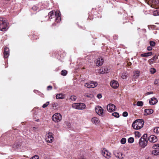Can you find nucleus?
Here are the masks:
<instances>
[{"label": "nucleus", "mask_w": 159, "mask_h": 159, "mask_svg": "<svg viewBox=\"0 0 159 159\" xmlns=\"http://www.w3.org/2000/svg\"><path fill=\"white\" fill-rule=\"evenodd\" d=\"M144 124V121L142 119L135 120L133 123V128L135 129H139L142 128Z\"/></svg>", "instance_id": "obj_1"}, {"label": "nucleus", "mask_w": 159, "mask_h": 159, "mask_svg": "<svg viewBox=\"0 0 159 159\" xmlns=\"http://www.w3.org/2000/svg\"><path fill=\"white\" fill-rule=\"evenodd\" d=\"M147 134H145L140 139L139 144L142 148H144L148 144Z\"/></svg>", "instance_id": "obj_2"}, {"label": "nucleus", "mask_w": 159, "mask_h": 159, "mask_svg": "<svg viewBox=\"0 0 159 159\" xmlns=\"http://www.w3.org/2000/svg\"><path fill=\"white\" fill-rule=\"evenodd\" d=\"M8 29V23L6 20L2 18H0V30Z\"/></svg>", "instance_id": "obj_3"}, {"label": "nucleus", "mask_w": 159, "mask_h": 159, "mask_svg": "<svg viewBox=\"0 0 159 159\" xmlns=\"http://www.w3.org/2000/svg\"><path fill=\"white\" fill-rule=\"evenodd\" d=\"M85 107V104L82 103H75L72 105V107L73 108L79 110L84 109Z\"/></svg>", "instance_id": "obj_4"}, {"label": "nucleus", "mask_w": 159, "mask_h": 159, "mask_svg": "<svg viewBox=\"0 0 159 159\" xmlns=\"http://www.w3.org/2000/svg\"><path fill=\"white\" fill-rule=\"evenodd\" d=\"M52 120L54 121L59 122L61 120V115L59 113H55L52 116Z\"/></svg>", "instance_id": "obj_5"}, {"label": "nucleus", "mask_w": 159, "mask_h": 159, "mask_svg": "<svg viewBox=\"0 0 159 159\" xmlns=\"http://www.w3.org/2000/svg\"><path fill=\"white\" fill-rule=\"evenodd\" d=\"M98 85L97 83L93 81L84 84V86L88 88H94L96 87Z\"/></svg>", "instance_id": "obj_6"}, {"label": "nucleus", "mask_w": 159, "mask_h": 159, "mask_svg": "<svg viewBox=\"0 0 159 159\" xmlns=\"http://www.w3.org/2000/svg\"><path fill=\"white\" fill-rule=\"evenodd\" d=\"M53 138L52 133L49 132L46 135L45 140L47 142L51 143L52 142Z\"/></svg>", "instance_id": "obj_7"}, {"label": "nucleus", "mask_w": 159, "mask_h": 159, "mask_svg": "<svg viewBox=\"0 0 159 159\" xmlns=\"http://www.w3.org/2000/svg\"><path fill=\"white\" fill-rule=\"evenodd\" d=\"M102 154L103 156L107 159H109L111 157V153L108 151L105 148L102 150Z\"/></svg>", "instance_id": "obj_8"}, {"label": "nucleus", "mask_w": 159, "mask_h": 159, "mask_svg": "<svg viewBox=\"0 0 159 159\" xmlns=\"http://www.w3.org/2000/svg\"><path fill=\"white\" fill-rule=\"evenodd\" d=\"M95 111L98 115L101 116L103 115V110L101 107L99 106H96L95 107Z\"/></svg>", "instance_id": "obj_9"}, {"label": "nucleus", "mask_w": 159, "mask_h": 159, "mask_svg": "<svg viewBox=\"0 0 159 159\" xmlns=\"http://www.w3.org/2000/svg\"><path fill=\"white\" fill-rule=\"evenodd\" d=\"M108 111L109 112H112L115 111L116 109V106L113 104H109L107 106Z\"/></svg>", "instance_id": "obj_10"}, {"label": "nucleus", "mask_w": 159, "mask_h": 159, "mask_svg": "<svg viewBox=\"0 0 159 159\" xmlns=\"http://www.w3.org/2000/svg\"><path fill=\"white\" fill-rule=\"evenodd\" d=\"M103 59L102 57L98 58L97 59L96 62L97 66H101L103 64Z\"/></svg>", "instance_id": "obj_11"}, {"label": "nucleus", "mask_w": 159, "mask_h": 159, "mask_svg": "<svg viewBox=\"0 0 159 159\" xmlns=\"http://www.w3.org/2000/svg\"><path fill=\"white\" fill-rule=\"evenodd\" d=\"M149 141L151 142L155 143L157 140V137L155 135H150L148 138Z\"/></svg>", "instance_id": "obj_12"}, {"label": "nucleus", "mask_w": 159, "mask_h": 159, "mask_svg": "<svg viewBox=\"0 0 159 159\" xmlns=\"http://www.w3.org/2000/svg\"><path fill=\"white\" fill-rule=\"evenodd\" d=\"M110 85L112 88L114 89H116L118 87L119 84L117 81L113 80L111 82Z\"/></svg>", "instance_id": "obj_13"}, {"label": "nucleus", "mask_w": 159, "mask_h": 159, "mask_svg": "<svg viewBox=\"0 0 159 159\" xmlns=\"http://www.w3.org/2000/svg\"><path fill=\"white\" fill-rule=\"evenodd\" d=\"M9 48L7 47H6L4 48V58H7L9 56Z\"/></svg>", "instance_id": "obj_14"}, {"label": "nucleus", "mask_w": 159, "mask_h": 159, "mask_svg": "<svg viewBox=\"0 0 159 159\" xmlns=\"http://www.w3.org/2000/svg\"><path fill=\"white\" fill-rule=\"evenodd\" d=\"M158 102L157 99L154 97L152 98L149 101V103L150 105H154Z\"/></svg>", "instance_id": "obj_15"}, {"label": "nucleus", "mask_w": 159, "mask_h": 159, "mask_svg": "<svg viewBox=\"0 0 159 159\" xmlns=\"http://www.w3.org/2000/svg\"><path fill=\"white\" fill-rule=\"evenodd\" d=\"M55 21L57 22H59L61 19V17L60 15H59V13H57L56 12H55Z\"/></svg>", "instance_id": "obj_16"}, {"label": "nucleus", "mask_w": 159, "mask_h": 159, "mask_svg": "<svg viewBox=\"0 0 159 159\" xmlns=\"http://www.w3.org/2000/svg\"><path fill=\"white\" fill-rule=\"evenodd\" d=\"M145 115H148L152 114L153 111L152 109H145L144 110Z\"/></svg>", "instance_id": "obj_17"}, {"label": "nucleus", "mask_w": 159, "mask_h": 159, "mask_svg": "<svg viewBox=\"0 0 159 159\" xmlns=\"http://www.w3.org/2000/svg\"><path fill=\"white\" fill-rule=\"evenodd\" d=\"M92 122L95 125H97L99 123L100 121L98 118L97 117H94L92 119Z\"/></svg>", "instance_id": "obj_18"}, {"label": "nucleus", "mask_w": 159, "mask_h": 159, "mask_svg": "<svg viewBox=\"0 0 159 159\" xmlns=\"http://www.w3.org/2000/svg\"><path fill=\"white\" fill-rule=\"evenodd\" d=\"M134 73L133 78L135 80L138 79L139 75V71L138 70L135 71L134 72Z\"/></svg>", "instance_id": "obj_19"}, {"label": "nucleus", "mask_w": 159, "mask_h": 159, "mask_svg": "<svg viewBox=\"0 0 159 159\" xmlns=\"http://www.w3.org/2000/svg\"><path fill=\"white\" fill-rule=\"evenodd\" d=\"M158 59V56L157 55H155L154 57H153L152 58L150 59L149 60V62L150 64H152L153 63V61H156L157 59Z\"/></svg>", "instance_id": "obj_20"}, {"label": "nucleus", "mask_w": 159, "mask_h": 159, "mask_svg": "<svg viewBox=\"0 0 159 159\" xmlns=\"http://www.w3.org/2000/svg\"><path fill=\"white\" fill-rule=\"evenodd\" d=\"M115 155L116 157H118L120 159L123 158L124 156L122 153L120 152H119L118 153H117L116 154H115Z\"/></svg>", "instance_id": "obj_21"}, {"label": "nucleus", "mask_w": 159, "mask_h": 159, "mask_svg": "<svg viewBox=\"0 0 159 159\" xmlns=\"http://www.w3.org/2000/svg\"><path fill=\"white\" fill-rule=\"evenodd\" d=\"M56 97L57 99H63L64 98L65 96L62 93H59L57 94Z\"/></svg>", "instance_id": "obj_22"}, {"label": "nucleus", "mask_w": 159, "mask_h": 159, "mask_svg": "<svg viewBox=\"0 0 159 159\" xmlns=\"http://www.w3.org/2000/svg\"><path fill=\"white\" fill-rule=\"evenodd\" d=\"M152 52H148L147 53L142 54H141V56L142 57H147L152 55Z\"/></svg>", "instance_id": "obj_23"}, {"label": "nucleus", "mask_w": 159, "mask_h": 159, "mask_svg": "<svg viewBox=\"0 0 159 159\" xmlns=\"http://www.w3.org/2000/svg\"><path fill=\"white\" fill-rule=\"evenodd\" d=\"M55 11H52L48 14L49 17L50 18H52L55 16Z\"/></svg>", "instance_id": "obj_24"}, {"label": "nucleus", "mask_w": 159, "mask_h": 159, "mask_svg": "<svg viewBox=\"0 0 159 159\" xmlns=\"http://www.w3.org/2000/svg\"><path fill=\"white\" fill-rule=\"evenodd\" d=\"M152 154L154 155H159V150H155L152 151Z\"/></svg>", "instance_id": "obj_25"}, {"label": "nucleus", "mask_w": 159, "mask_h": 159, "mask_svg": "<svg viewBox=\"0 0 159 159\" xmlns=\"http://www.w3.org/2000/svg\"><path fill=\"white\" fill-rule=\"evenodd\" d=\"M121 77L124 79H126L127 78V74L126 73H123L121 75Z\"/></svg>", "instance_id": "obj_26"}, {"label": "nucleus", "mask_w": 159, "mask_h": 159, "mask_svg": "<svg viewBox=\"0 0 159 159\" xmlns=\"http://www.w3.org/2000/svg\"><path fill=\"white\" fill-rule=\"evenodd\" d=\"M112 116H114L115 117L118 118L120 116L119 114L117 112H114L112 114Z\"/></svg>", "instance_id": "obj_27"}, {"label": "nucleus", "mask_w": 159, "mask_h": 159, "mask_svg": "<svg viewBox=\"0 0 159 159\" xmlns=\"http://www.w3.org/2000/svg\"><path fill=\"white\" fill-rule=\"evenodd\" d=\"M148 27L149 29L150 30H157V29L156 26L154 25L148 26Z\"/></svg>", "instance_id": "obj_28"}, {"label": "nucleus", "mask_w": 159, "mask_h": 159, "mask_svg": "<svg viewBox=\"0 0 159 159\" xmlns=\"http://www.w3.org/2000/svg\"><path fill=\"white\" fill-rule=\"evenodd\" d=\"M153 15L154 16L159 15V10H157L153 12Z\"/></svg>", "instance_id": "obj_29"}, {"label": "nucleus", "mask_w": 159, "mask_h": 159, "mask_svg": "<svg viewBox=\"0 0 159 159\" xmlns=\"http://www.w3.org/2000/svg\"><path fill=\"white\" fill-rule=\"evenodd\" d=\"M67 73V72L66 70H63L61 72V75L63 76H66Z\"/></svg>", "instance_id": "obj_30"}, {"label": "nucleus", "mask_w": 159, "mask_h": 159, "mask_svg": "<svg viewBox=\"0 0 159 159\" xmlns=\"http://www.w3.org/2000/svg\"><path fill=\"white\" fill-rule=\"evenodd\" d=\"M154 132L156 134H159V127H155L153 130Z\"/></svg>", "instance_id": "obj_31"}, {"label": "nucleus", "mask_w": 159, "mask_h": 159, "mask_svg": "<svg viewBox=\"0 0 159 159\" xmlns=\"http://www.w3.org/2000/svg\"><path fill=\"white\" fill-rule=\"evenodd\" d=\"M143 102L142 101H139L137 102L136 105L138 106L141 107L143 105Z\"/></svg>", "instance_id": "obj_32"}, {"label": "nucleus", "mask_w": 159, "mask_h": 159, "mask_svg": "<svg viewBox=\"0 0 159 159\" xmlns=\"http://www.w3.org/2000/svg\"><path fill=\"white\" fill-rule=\"evenodd\" d=\"M134 141V139L132 137H130L128 139V142L129 143H132Z\"/></svg>", "instance_id": "obj_33"}, {"label": "nucleus", "mask_w": 159, "mask_h": 159, "mask_svg": "<svg viewBox=\"0 0 159 159\" xmlns=\"http://www.w3.org/2000/svg\"><path fill=\"white\" fill-rule=\"evenodd\" d=\"M126 142V139L125 138H122L120 141L121 143L122 144H124Z\"/></svg>", "instance_id": "obj_34"}, {"label": "nucleus", "mask_w": 159, "mask_h": 159, "mask_svg": "<svg viewBox=\"0 0 159 159\" xmlns=\"http://www.w3.org/2000/svg\"><path fill=\"white\" fill-rule=\"evenodd\" d=\"M84 96L85 97L89 98H92L93 97V95L87 93L85 94Z\"/></svg>", "instance_id": "obj_35"}, {"label": "nucleus", "mask_w": 159, "mask_h": 159, "mask_svg": "<svg viewBox=\"0 0 159 159\" xmlns=\"http://www.w3.org/2000/svg\"><path fill=\"white\" fill-rule=\"evenodd\" d=\"M106 72L107 73V72H105V70H103L102 69H100L98 71V73L101 74H103Z\"/></svg>", "instance_id": "obj_36"}, {"label": "nucleus", "mask_w": 159, "mask_h": 159, "mask_svg": "<svg viewBox=\"0 0 159 159\" xmlns=\"http://www.w3.org/2000/svg\"><path fill=\"white\" fill-rule=\"evenodd\" d=\"M135 134L136 137H138V138H139L141 136V134L139 132H135Z\"/></svg>", "instance_id": "obj_37"}, {"label": "nucleus", "mask_w": 159, "mask_h": 159, "mask_svg": "<svg viewBox=\"0 0 159 159\" xmlns=\"http://www.w3.org/2000/svg\"><path fill=\"white\" fill-rule=\"evenodd\" d=\"M76 97L74 96H71L70 97V99L73 101H75L76 99Z\"/></svg>", "instance_id": "obj_38"}, {"label": "nucleus", "mask_w": 159, "mask_h": 159, "mask_svg": "<svg viewBox=\"0 0 159 159\" xmlns=\"http://www.w3.org/2000/svg\"><path fill=\"white\" fill-rule=\"evenodd\" d=\"M149 43L151 46L154 47L155 46V43L153 41H150Z\"/></svg>", "instance_id": "obj_39"}, {"label": "nucleus", "mask_w": 159, "mask_h": 159, "mask_svg": "<svg viewBox=\"0 0 159 159\" xmlns=\"http://www.w3.org/2000/svg\"><path fill=\"white\" fill-rule=\"evenodd\" d=\"M154 84H155L156 85H159V79H156L154 82Z\"/></svg>", "instance_id": "obj_40"}, {"label": "nucleus", "mask_w": 159, "mask_h": 159, "mask_svg": "<svg viewBox=\"0 0 159 159\" xmlns=\"http://www.w3.org/2000/svg\"><path fill=\"white\" fill-rule=\"evenodd\" d=\"M49 102H47L43 104L42 107L43 108H45L49 104Z\"/></svg>", "instance_id": "obj_41"}, {"label": "nucleus", "mask_w": 159, "mask_h": 159, "mask_svg": "<svg viewBox=\"0 0 159 159\" xmlns=\"http://www.w3.org/2000/svg\"><path fill=\"white\" fill-rule=\"evenodd\" d=\"M20 146V144L17 143H15L13 146V148H17Z\"/></svg>", "instance_id": "obj_42"}, {"label": "nucleus", "mask_w": 159, "mask_h": 159, "mask_svg": "<svg viewBox=\"0 0 159 159\" xmlns=\"http://www.w3.org/2000/svg\"><path fill=\"white\" fill-rule=\"evenodd\" d=\"M156 70L154 68H151L150 69V71L152 74H154L156 72Z\"/></svg>", "instance_id": "obj_43"}, {"label": "nucleus", "mask_w": 159, "mask_h": 159, "mask_svg": "<svg viewBox=\"0 0 159 159\" xmlns=\"http://www.w3.org/2000/svg\"><path fill=\"white\" fill-rule=\"evenodd\" d=\"M122 115L124 117H127L128 115V113L126 111H125L123 112Z\"/></svg>", "instance_id": "obj_44"}, {"label": "nucleus", "mask_w": 159, "mask_h": 159, "mask_svg": "<svg viewBox=\"0 0 159 159\" xmlns=\"http://www.w3.org/2000/svg\"><path fill=\"white\" fill-rule=\"evenodd\" d=\"M30 159H39V157L38 155H35Z\"/></svg>", "instance_id": "obj_45"}, {"label": "nucleus", "mask_w": 159, "mask_h": 159, "mask_svg": "<svg viewBox=\"0 0 159 159\" xmlns=\"http://www.w3.org/2000/svg\"><path fill=\"white\" fill-rule=\"evenodd\" d=\"M32 9L34 11H36L38 9V7H37L34 6L33 7H32Z\"/></svg>", "instance_id": "obj_46"}, {"label": "nucleus", "mask_w": 159, "mask_h": 159, "mask_svg": "<svg viewBox=\"0 0 159 159\" xmlns=\"http://www.w3.org/2000/svg\"><path fill=\"white\" fill-rule=\"evenodd\" d=\"M148 2H149L150 3H151L152 5H155L154 4V0H146Z\"/></svg>", "instance_id": "obj_47"}, {"label": "nucleus", "mask_w": 159, "mask_h": 159, "mask_svg": "<svg viewBox=\"0 0 159 159\" xmlns=\"http://www.w3.org/2000/svg\"><path fill=\"white\" fill-rule=\"evenodd\" d=\"M154 4L155 5H157L158 4H159V0H154Z\"/></svg>", "instance_id": "obj_48"}, {"label": "nucleus", "mask_w": 159, "mask_h": 159, "mask_svg": "<svg viewBox=\"0 0 159 159\" xmlns=\"http://www.w3.org/2000/svg\"><path fill=\"white\" fill-rule=\"evenodd\" d=\"M47 90H51L52 89V87L51 86H48L47 87Z\"/></svg>", "instance_id": "obj_49"}, {"label": "nucleus", "mask_w": 159, "mask_h": 159, "mask_svg": "<svg viewBox=\"0 0 159 159\" xmlns=\"http://www.w3.org/2000/svg\"><path fill=\"white\" fill-rule=\"evenodd\" d=\"M147 49L148 51H150L152 49V48L151 46H148L147 47Z\"/></svg>", "instance_id": "obj_50"}, {"label": "nucleus", "mask_w": 159, "mask_h": 159, "mask_svg": "<svg viewBox=\"0 0 159 159\" xmlns=\"http://www.w3.org/2000/svg\"><path fill=\"white\" fill-rule=\"evenodd\" d=\"M97 97L99 99L101 98L102 97V95L101 94H98L97 95Z\"/></svg>", "instance_id": "obj_51"}, {"label": "nucleus", "mask_w": 159, "mask_h": 159, "mask_svg": "<svg viewBox=\"0 0 159 159\" xmlns=\"http://www.w3.org/2000/svg\"><path fill=\"white\" fill-rule=\"evenodd\" d=\"M147 95L152 94H153V92H147Z\"/></svg>", "instance_id": "obj_52"}, {"label": "nucleus", "mask_w": 159, "mask_h": 159, "mask_svg": "<svg viewBox=\"0 0 159 159\" xmlns=\"http://www.w3.org/2000/svg\"><path fill=\"white\" fill-rule=\"evenodd\" d=\"M56 25V24L55 23H54V24H52V25L53 26Z\"/></svg>", "instance_id": "obj_53"}, {"label": "nucleus", "mask_w": 159, "mask_h": 159, "mask_svg": "<svg viewBox=\"0 0 159 159\" xmlns=\"http://www.w3.org/2000/svg\"><path fill=\"white\" fill-rule=\"evenodd\" d=\"M56 104H57V103H54V104H53V106H54V105H55Z\"/></svg>", "instance_id": "obj_54"}, {"label": "nucleus", "mask_w": 159, "mask_h": 159, "mask_svg": "<svg viewBox=\"0 0 159 159\" xmlns=\"http://www.w3.org/2000/svg\"><path fill=\"white\" fill-rule=\"evenodd\" d=\"M34 129H37V128H35V127H34Z\"/></svg>", "instance_id": "obj_55"}, {"label": "nucleus", "mask_w": 159, "mask_h": 159, "mask_svg": "<svg viewBox=\"0 0 159 159\" xmlns=\"http://www.w3.org/2000/svg\"><path fill=\"white\" fill-rule=\"evenodd\" d=\"M36 121H39V119H38V120H37Z\"/></svg>", "instance_id": "obj_56"}, {"label": "nucleus", "mask_w": 159, "mask_h": 159, "mask_svg": "<svg viewBox=\"0 0 159 159\" xmlns=\"http://www.w3.org/2000/svg\"><path fill=\"white\" fill-rule=\"evenodd\" d=\"M129 65H130V64H129Z\"/></svg>", "instance_id": "obj_57"}]
</instances>
